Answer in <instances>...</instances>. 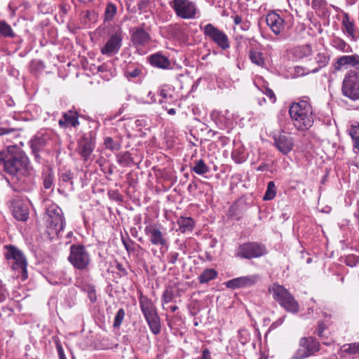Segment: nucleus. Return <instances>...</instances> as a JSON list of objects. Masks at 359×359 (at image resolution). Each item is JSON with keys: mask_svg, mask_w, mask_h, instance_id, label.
<instances>
[{"mask_svg": "<svg viewBox=\"0 0 359 359\" xmlns=\"http://www.w3.org/2000/svg\"><path fill=\"white\" fill-rule=\"evenodd\" d=\"M3 172L19 182L30 174L29 159L18 146L10 145L0 151V172Z\"/></svg>", "mask_w": 359, "mask_h": 359, "instance_id": "1", "label": "nucleus"}, {"mask_svg": "<svg viewBox=\"0 0 359 359\" xmlns=\"http://www.w3.org/2000/svg\"><path fill=\"white\" fill-rule=\"evenodd\" d=\"M289 114L294 126L299 130H307L313 124V109L308 100H302L293 103L290 107Z\"/></svg>", "mask_w": 359, "mask_h": 359, "instance_id": "2", "label": "nucleus"}, {"mask_svg": "<svg viewBox=\"0 0 359 359\" xmlns=\"http://www.w3.org/2000/svg\"><path fill=\"white\" fill-rule=\"evenodd\" d=\"M43 219L48 235L51 237L57 236L65 224V219L60 208L55 203L49 204L46 207Z\"/></svg>", "mask_w": 359, "mask_h": 359, "instance_id": "3", "label": "nucleus"}, {"mask_svg": "<svg viewBox=\"0 0 359 359\" xmlns=\"http://www.w3.org/2000/svg\"><path fill=\"white\" fill-rule=\"evenodd\" d=\"M140 306L151 332L155 335L158 334L161 328V321L152 300L146 296L141 295Z\"/></svg>", "mask_w": 359, "mask_h": 359, "instance_id": "4", "label": "nucleus"}, {"mask_svg": "<svg viewBox=\"0 0 359 359\" xmlns=\"http://www.w3.org/2000/svg\"><path fill=\"white\" fill-rule=\"evenodd\" d=\"M6 252L4 256L8 261L11 268L18 271V277L22 280L27 278V261L22 252L13 245L5 246Z\"/></svg>", "mask_w": 359, "mask_h": 359, "instance_id": "5", "label": "nucleus"}, {"mask_svg": "<svg viewBox=\"0 0 359 359\" xmlns=\"http://www.w3.org/2000/svg\"><path fill=\"white\" fill-rule=\"evenodd\" d=\"M269 290L273 298L285 310L292 313H297L299 311L297 302L283 286L274 283Z\"/></svg>", "mask_w": 359, "mask_h": 359, "instance_id": "6", "label": "nucleus"}, {"mask_svg": "<svg viewBox=\"0 0 359 359\" xmlns=\"http://www.w3.org/2000/svg\"><path fill=\"white\" fill-rule=\"evenodd\" d=\"M267 253L265 245L257 242H248L239 245L235 250V257L251 259L260 257Z\"/></svg>", "mask_w": 359, "mask_h": 359, "instance_id": "7", "label": "nucleus"}, {"mask_svg": "<svg viewBox=\"0 0 359 359\" xmlns=\"http://www.w3.org/2000/svg\"><path fill=\"white\" fill-rule=\"evenodd\" d=\"M341 92L344 96L353 101H359V74L354 70L346 73L343 81Z\"/></svg>", "mask_w": 359, "mask_h": 359, "instance_id": "8", "label": "nucleus"}, {"mask_svg": "<svg viewBox=\"0 0 359 359\" xmlns=\"http://www.w3.org/2000/svg\"><path fill=\"white\" fill-rule=\"evenodd\" d=\"M68 260L74 268L83 270L89 265L90 259L89 253L83 245L74 244L70 247Z\"/></svg>", "mask_w": 359, "mask_h": 359, "instance_id": "9", "label": "nucleus"}, {"mask_svg": "<svg viewBox=\"0 0 359 359\" xmlns=\"http://www.w3.org/2000/svg\"><path fill=\"white\" fill-rule=\"evenodd\" d=\"M320 350L319 341L313 337H304L299 339V348L294 353V359H304L313 355Z\"/></svg>", "mask_w": 359, "mask_h": 359, "instance_id": "10", "label": "nucleus"}, {"mask_svg": "<svg viewBox=\"0 0 359 359\" xmlns=\"http://www.w3.org/2000/svg\"><path fill=\"white\" fill-rule=\"evenodd\" d=\"M205 37L214 42L223 50H226L230 47V41L228 36L222 30L209 23L203 29Z\"/></svg>", "mask_w": 359, "mask_h": 359, "instance_id": "11", "label": "nucleus"}, {"mask_svg": "<svg viewBox=\"0 0 359 359\" xmlns=\"http://www.w3.org/2000/svg\"><path fill=\"white\" fill-rule=\"evenodd\" d=\"M123 38L122 29L117 27L111 34L104 46L101 48L102 54L108 57L116 55L121 47Z\"/></svg>", "mask_w": 359, "mask_h": 359, "instance_id": "12", "label": "nucleus"}, {"mask_svg": "<svg viewBox=\"0 0 359 359\" xmlns=\"http://www.w3.org/2000/svg\"><path fill=\"white\" fill-rule=\"evenodd\" d=\"M170 7L176 15L183 19H194L196 18V4L190 0H172L170 3Z\"/></svg>", "mask_w": 359, "mask_h": 359, "instance_id": "13", "label": "nucleus"}, {"mask_svg": "<svg viewBox=\"0 0 359 359\" xmlns=\"http://www.w3.org/2000/svg\"><path fill=\"white\" fill-rule=\"evenodd\" d=\"M95 148L94 138L91 134L83 135L79 142L78 151L84 161L90 160V156Z\"/></svg>", "mask_w": 359, "mask_h": 359, "instance_id": "14", "label": "nucleus"}, {"mask_svg": "<svg viewBox=\"0 0 359 359\" xmlns=\"http://www.w3.org/2000/svg\"><path fill=\"white\" fill-rule=\"evenodd\" d=\"M260 277L257 274L248 275L231 279L226 283V285L231 289L249 287L256 285Z\"/></svg>", "mask_w": 359, "mask_h": 359, "instance_id": "15", "label": "nucleus"}, {"mask_svg": "<svg viewBox=\"0 0 359 359\" xmlns=\"http://www.w3.org/2000/svg\"><path fill=\"white\" fill-rule=\"evenodd\" d=\"M274 144L276 149L283 154L290 152L294 147V140L288 133H280L274 136Z\"/></svg>", "mask_w": 359, "mask_h": 359, "instance_id": "16", "label": "nucleus"}, {"mask_svg": "<svg viewBox=\"0 0 359 359\" xmlns=\"http://www.w3.org/2000/svg\"><path fill=\"white\" fill-rule=\"evenodd\" d=\"M11 210L13 217L19 221H26L29 217L28 205L21 200H13L11 202Z\"/></svg>", "mask_w": 359, "mask_h": 359, "instance_id": "17", "label": "nucleus"}, {"mask_svg": "<svg viewBox=\"0 0 359 359\" xmlns=\"http://www.w3.org/2000/svg\"><path fill=\"white\" fill-rule=\"evenodd\" d=\"M144 232L153 245L163 246L167 244V240L164 237V234L155 225L147 226L144 229Z\"/></svg>", "mask_w": 359, "mask_h": 359, "instance_id": "18", "label": "nucleus"}, {"mask_svg": "<svg viewBox=\"0 0 359 359\" xmlns=\"http://www.w3.org/2000/svg\"><path fill=\"white\" fill-rule=\"evenodd\" d=\"M130 32L132 43L136 47L145 46L151 41L149 34L143 28L135 27L131 29Z\"/></svg>", "mask_w": 359, "mask_h": 359, "instance_id": "19", "label": "nucleus"}, {"mask_svg": "<svg viewBox=\"0 0 359 359\" xmlns=\"http://www.w3.org/2000/svg\"><path fill=\"white\" fill-rule=\"evenodd\" d=\"M266 22L267 25L276 35L280 34L285 27V20L275 12H271L267 14L266 17Z\"/></svg>", "mask_w": 359, "mask_h": 359, "instance_id": "20", "label": "nucleus"}, {"mask_svg": "<svg viewBox=\"0 0 359 359\" xmlns=\"http://www.w3.org/2000/svg\"><path fill=\"white\" fill-rule=\"evenodd\" d=\"M78 114L73 110H69L62 114V117L58 121L61 128H67L69 126L76 128L79 125Z\"/></svg>", "mask_w": 359, "mask_h": 359, "instance_id": "21", "label": "nucleus"}, {"mask_svg": "<svg viewBox=\"0 0 359 359\" xmlns=\"http://www.w3.org/2000/svg\"><path fill=\"white\" fill-rule=\"evenodd\" d=\"M74 175L70 170H65L59 174V186L65 191L74 190Z\"/></svg>", "mask_w": 359, "mask_h": 359, "instance_id": "22", "label": "nucleus"}, {"mask_svg": "<svg viewBox=\"0 0 359 359\" xmlns=\"http://www.w3.org/2000/svg\"><path fill=\"white\" fill-rule=\"evenodd\" d=\"M149 60L153 67L160 69H168L170 66L169 59L160 53H156L149 56Z\"/></svg>", "mask_w": 359, "mask_h": 359, "instance_id": "23", "label": "nucleus"}, {"mask_svg": "<svg viewBox=\"0 0 359 359\" xmlns=\"http://www.w3.org/2000/svg\"><path fill=\"white\" fill-rule=\"evenodd\" d=\"M341 22L344 28V32H346L348 37H349L352 41H356L358 37L355 34V25L353 22L350 20L348 13H344Z\"/></svg>", "mask_w": 359, "mask_h": 359, "instance_id": "24", "label": "nucleus"}, {"mask_svg": "<svg viewBox=\"0 0 359 359\" xmlns=\"http://www.w3.org/2000/svg\"><path fill=\"white\" fill-rule=\"evenodd\" d=\"M49 140L48 135L39 133L36 135L30 141L31 148L34 153L39 151L44 147Z\"/></svg>", "mask_w": 359, "mask_h": 359, "instance_id": "25", "label": "nucleus"}, {"mask_svg": "<svg viewBox=\"0 0 359 359\" xmlns=\"http://www.w3.org/2000/svg\"><path fill=\"white\" fill-rule=\"evenodd\" d=\"M249 58L250 61L260 67H266V61L264 54L256 48H251L249 50Z\"/></svg>", "mask_w": 359, "mask_h": 359, "instance_id": "26", "label": "nucleus"}, {"mask_svg": "<svg viewBox=\"0 0 359 359\" xmlns=\"http://www.w3.org/2000/svg\"><path fill=\"white\" fill-rule=\"evenodd\" d=\"M331 46L343 53H351V47L341 38L339 36H333L331 40Z\"/></svg>", "mask_w": 359, "mask_h": 359, "instance_id": "27", "label": "nucleus"}, {"mask_svg": "<svg viewBox=\"0 0 359 359\" xmlns=\"http://www.w3.org/2000/svg\"><path fill=\"white\" fill-rule=\"evenodd\" d=\"M177 224L180 232L184 233L192 231L194 226V222L191 217H181L177 219Z\"/></svg>", "mask_w": 359, "mask_h": 359, "instance_id": "28", "label": "nucleus"}, {"mask_svg": "<svg viewBox=\"0 0 359 359\" xmlns=\"http://www.w3.org/2000/svg\"><path fill=\"white\" fill-rule=\"evenodd\" d=\"M356 58V54L351 55H343L339 57L336 62L335 69L340 70L346 65L353 66L354 61Z\"/></svg>", "mask_w": 359, "mask_h": 359, "instance_id": "29", "label": "nucleus"}, {"mask_svg": "<svg viewBox=\"0 0 359 359\" xmlns=\"http://www.w3.org/2000/svg\"><path fill=\"white\" fill-rule=\"evenodd\" d=\"M347 131L353 142V148L359 151V123L351 125Z\"/></svg>", "mask_w": 359, "mask_h": 359, "instance_id": "30", "label": "nucleus"}, {"mask_svg": "<svg viewBox=\"0 0 359 359\" xmlns=\"http://www.w3.org/2000/svg\"><path fill=\"white\" fill-rule=\"evenodd\" d=\"M43 185L46 189L52 188L54 182V174L52 169L47 168L42 174Z\"/></svg>", "mask_w": 359, "mask_h": 359, "instance_id": "31", "label": "nucleus"}, {"mask_svg": "<svg viewBox=\"0 0 359 359\" xmlns=\"http://www.w3.org/2000/svg\"><path fill=\"white\" fill-rule=\"evenodd\" d=\"M191 170L199 175H203L210 172V168L203 159L194 161V165L191 168Z\"/></svg>", "mask_w": 359, "mask_h": 359, "instance_id": "32", "label": "nucleus"}, {"mask_svg": "<svg viewBox=\"0 0 359 359\" xmlns=\"http://www.w3.org/2000/svg\"><path fill=\"white\" fill-rule=\"evenodd\" d=\"M217 276V272L213 269H206L198 277L201 283H208L215 279Z\"/></svg>", "mask_w": 359, "mask_h": 359, "instance_id": "33", "label": "nucleus"}, {"mask_svg": "<svg viewBox=\"0 0 359 359\" xmlns=\"http://www.w3.org/2000/svg\"><path fill=\"white\" fill-rule=\"evenodd\" d=\"M1 36L13 38L15 33L8 23L0 20V37Z\"/></svg>", "mask_w": 359, "mask_h": 359, "instance_id": "34", "label": "nucleus"}, {"mask_svg": "<svg viewBox=\"0 0 359 359\" xmlns=\"http://www.w3.org/2000/svg\"><path fill=\"white\" fill-rule=\"evenodd\" d=\"M315 59L318 64V67L311 69V72L313 74L318 72L321 68L325 67L329 60L328 57L323 53H318Z\"/></svg>", "mask_w": 359, "mask_h": 359, "instance_id": "35", "label": "nucleus"}, {"mask_svg": "<svg viewBox=\"0 0 359 359\" xmlns=\"http://www.w3.org/2000/svg\"><path fill=\"white\" fill-rule=\"evenodd\" d=\"M117 11L116 6L109 3L107 4L104 11V21L109 22L112 20Z\"/></svg>", "mask_w": 359, "mask_h": 359, "instance_id": "36", "label": "nucleus"}, {"mask_svg": "<svg viewBox=\"0 0 359 359\" xmlns=\"http://www.w3.org/2000/svg\"><path fill=\"white\" fill-rule=\"evenodd\" d=\"M142 74V69L137 67H128L125 75L128 79H134L139 77Z\"/></svg>", "mask_w": 359, "mask_h": 359, "instance_id": "37", "label": "nucleus"}, {"mask_svg": "<svg viewBox=\"0 0 359 359\" xmlns=\"http://www.w3.org/2000/svg\"><path fill=\"white\" fill-rule=\"evenodd\" d=\"M276 194V187L274 182L270 181L267 184V189L264 196V200L269 201L273 199Z\"/></svg>", "mask_w": 359, "mask_h": 359, "instance_id": "38", "label": "nucleus"}, {"mask_svg": "<svg viewBox=\"0 0 359 359\" xmlns=\"http://www.w3.org/2000/svg\"><path fill=\"white\" fill-rule=\"evenodd\" d=\"M104 144L106 149L111 151H118L121 149V144L111 137H107L104 139Z\"/></svg>", "mask_w": 359, "mask_h": 359, "instance_id": "39", "label": "nucleus"}, {"mask_svg": "<svg viewBox=\"0 0 359 359\" xmlns=\"http://www.w3.org/2000/svg\"><path fill=\"white\" fill-rule=\"evenodd\" d=\"M124 317H125L124 309H118V311L116 313L115 318H114V325H113L114 327H116V328L119 327L123 323Z\"/></svg>", "mask_w": 359, "mask_h": 359, "instance_id": "40", "label": "nucleus"}, {"mask_svg": "<svg viewBox=\"0 0 359 359\" xmlns=\"http://www.w3.org/2000/svg\"><path fill=\"white\" fill-rule=\"evenodd\" d=\"M174 297V293L172 289L168 288L166 289L162 296V303L168 304L170 302Z\"/></svg>", "mask_w": 359, "mask_h": 359, "instance_id": "41", "label": "nucleus"}, {"mask_svg": "<svg viewBox=\"0 0 359 359\" xmlns=\"http://www.w3.org/2000/svg\"><path fill=\"white\" fill-rule=\"evenodd\" d=\"M241 150H240L239 149H233L231 152V157L237 163H241L243 162L245 160V158L241 154Z\"/></svg>", "mask_w": 359, "mask_h": 359, "instance_id": "42", "label": "nucleus"}, {"mask_svg": "<svg viewBox=\"0 0 359 359\" xmlns=\"http://www.w3.org/2000/svg\"><path fill=\"white\" fill-rule=\"evenodd\" d=\"M358 257L355 255H348L345 258V263L347 266L353 267L357 265Z\"/></svg>", "mask_w": 359, "mask_h": 359, "instance_id": "43", "label": "nucleus"}, {"mask_svg": "<svg viewBox=\"0 0 359 359\" xmlns=\"http://www.w3.org/2000/svg\"><path fill=\"white\" fill-rule=\"evenodd\" d=\"M348 346V348L345 349L346 352L350 354H355L359 353V342L350 344Z\"/></svg>", "mask_w": 359, "mask_h": 359, "instance_id": "44", "label": "nucleus"}, {"mask_svg": "<svg viewBox=\"0 0 359 359\" xmlns=\"http://www.w3.org/2000/svg\"><path fill=\"white\" fill-rule=\"evenodd\" d=\"M294 72L297 76H304L312 73L311 69H306L300 66H297L294 68Z\"/></svg>", "mask_w": 359, "mask_h": 359, "instance_id": "45", "label": "nucleus"}, {"mask_svg": "<svg viewBox=\"0 0 359 359\" xmlns=\"http://www.w3.org/2000/svg\"><path fill=\"white\" fill-rule=\"evenodd\" d=\"M180 254L177 252H170L168 255V262L169 264H175L179 258Z\"/></svg>", "mask_w": 359, "mask_h": 359, "instance_id": "46", "label": "nucleus"}, {"mask_svg": "<svg viewBox=\"0 0 359 359\" xmlns=\"http://www.w3.org/2000/svg\"><path fill=\"white\" fill-rule=\"evenodd\" d=\"M150 4V0H140L138 4V9L142 12H147Z\"/></svg>", "mask_w": 359, "mask_h": 359, "instance_id": "47", "label": "nucleus"}, {"mask_svg": "<svg viewBox=\"0 0 359 359\" xmlns=\"http://www.w3.org/2000/svg\"><path fill=\"white\" fill-rule=\"evenodd\" d=\"M122 242H123V244L126 248V250H127L128 252H133L134 251V248H133V242L130 241V243L129 242H127L123 237H122Z\"/></svg>", "mask_w": 359, "mask_h": 359, "instance_id": "48", "label": "nucleus"}, {"mask_svg": "<svg viewBox=\"0 0 359 359\" xmlns=\"http://www.w3.org/2000/svg\"><path fill=\"white\" fill-rule=\"evenodd\" d=\"M264 94L269 98L270 101L272 103H274L276 102V95L272 90L269 88H266Z\"/></svg>", "mask_w": 359, "mask_h": 359, "instance_id": "49", "label": "nucleus"}, {"mask_svg": "<svg viewBox=\"0 0 359 359\" xmlns=\"http://www.w3.org/2000/svg\"><path fill=\"white\" fill-rule=\"evenodd\" d=\"M325 1L324 0H313L311 2V6L313 8H320L325 6Z\"/></svg>", "mask_w": 359, "mask_h": 359, "instance_id": "50", "label": "nucleus"}, {"mask_svg": "<svg viewBox=\"0 0 359 359\" xmlns=\"http://www.w3.org/2000/svg\"><path fill=\"white\" fill-rule=\"evenodd\" d=\"M299 49L304 53L303 56H307L311 53V48L309 45L303 46L299 47Z\"/></svg>", "mask_w": 359, "mask_h": 359, "instance_id": "51", "label": "nucleus"}, {"mask_svg": "<svg viewBox=\"0 0 359 359\" xmlns=\"http://www.w3.org/2000/svg\"><path fill=\"white\" fill-rule=\"evenodd\" d=\"M88 297L91 302H95L97 299V296L95 293V290L93 288H91L88 292Z\"/></svg>", "mask_w": 359, "mask_h": 359, "instance_id": "52", "label": "nucleus"}, {"mask_svg": "<svg viewBox=\"0 0 359 359\" xmlns=\"http://www.w3.org/2000/svg\"><path fill=\"white\" fill-rule=\"evenodd\" d=\"M201 359H212L211 357L210 351L208 348H204L202 351Z\"/></svg>", "mask_w": 359, "mask_h": 359, "instance_id": "53", "label": "nucleus"}, {"mask_svg": "<svg viewBox=\"0 0 359 359\" xmlns=\"http://www.w3.org/2000/svg\"><path fill=\"white\" fill-rule=\"evenodd\" d=\"M325 329V325H324V323L322 322H319L317 334L320 337H323V333Z\"/></svg>", "mask_w": 359, "mask_h": 359, "instance_id": "54", "label": "nucleus"}, {"mask_svg": "<svg viewBox=\"0 0 359 359\" xmlns=\"http://www.w3.org/2000/svg\"><path fill=\"white\" fill-rule=\"evenodd\" d=\"M57 348V352L59 354L60 359H66V357H65V353L63 351L62 346L58 345Z\"/></svg>", "mask_w": 359, "mask_h": 359, "instance_id": "55", "label": "nucleus"}, {"mask_svg": "<svg viewBox=\"0 0 359 359\" xmlns=\"http://www.w3.org/2000/svg\"><path fill=\"white\" fill-rule=\"evenodd\" d=\"M353 67H354L356 70L358 71V72H357L358 74H359V55L356 54V58L354 61V64H353V66H352Z\"/></svg>", "mask_w": 359, "mask_h": 359, "instance_id": "56", "label": "nucleus"}, {"mask_svg": "<svg viewBox=\"0 0 359 359\" xmlns=\"http://www.w3.org/2000/svg\"><path fill=\"white\" fill-rule=\"evenodd\" d=\"M233 22L236 25H239L242 23V18L238 15H236L233 17Z\"/></svg>", "mask_w": 359, "mask_h": 359, "instance_id": "57", "label": "nucleus"}, {"mask_svg": "<svg viewBox=\"0 0 359 359\" xmlns=\"http://www.w3.org/2000/svg\"><path fill=\"white\" fill-rule=\"evenodd\" d=\"M12 130L0 127V136L9 133Z\"/></svg>", "mask_w": 359, "mask_h": 359, "instance_id": "58", "label": "nucleus"}, {"mask_svg": "<svg viewBox=\"0 0 359 359\" xmlns=\"http://www.w3.org/2000/svg\"><path fill=\"white\" fill-rule=\"evenodd\" d=\"M250 27V23L248 22H243L241 25V29L243 30H248Z\"/></svg>", "mask_w": 359, "mask_h": 359, "instance_id": "59", "label": "nucleus"}, {"mask_svg": "<svg viewBox=\"0 0 359 359\" xmlns=\"http://www.w3.org/2000/svg\"><path fill=\"white\" fill-rule=\"evenodd\" d=\"M159 95L163 97V98H167L168 95H167V93L165 90L162 89L159 91Z\"/></svg>", "mask_w": 359, "mask_h": 359, "instance_id": "60", "label": "nucleus"}, {"mask_svg": "<svg viewBox=\"0 0 359 359\" xmlns=\"http://www.w3.org/2000/svg\"><path fill=\"white\" fill-rule=\"evenodd\" d=\"M6 299V294L4 292L0 293V302H4Z\"/></svg>", "mask_w": 359, "mask_h": 359, "instance_id": "61", "label": "nucleus"}, {"mask_svg": "<svg viewBox=\"0 0 359 359\" xmlns=\"http://www.w3.org/2000/svg\"><path fill=\"white\" fill-rule=\"evenodd\" d=\"M148 96L151 97V102H156V100L154 99V94L151 91H149V93H148Z\"/></svg>", "mask_w": 359, "mask_h": 359, "instance_id": "62", "label": "nucleus"}, {"mask_svg": "<svg viewBox=\"0 0 359 359\" xmlns=\"http://www.w3.org/2000/svg\"><path fill=\"white\" fill-rule=\"evenodd\" d=\"M168 113L169 114H170V115H175V113H176V111H175V109L171 108V109H168Z\"/></svg>", "mask_w": 359, "mask_h": 359, "instance_id": "63", "label": "nucleus"}, {"mask_svg": "<svg viewBox=\"0 0 359 359\" xmlns=\"http://www.w3.org/2000/svg\"><path fill=\"white\" fill-rule=\"evenodd\" d=\"M346 1L348 5H353L357 2L358 0H346Z\"/></svg>", "mask_w": 359, "mask_h": 359, "instance_id": "64", "label": "nucleus"}]
</instances>
